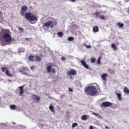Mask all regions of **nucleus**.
<instances>
[{
	"label": "nucleus",
	"instance_id": "nucleus-1",
	"mask_svg": "<svg viewBox=\"0 0 129 129\" xmlns=\"http://www.w3.org/2000/svg\"><path fill=\"white\" fill-rule=\"evenodd\" d=\"M27 10H28V7L27 6H24L22 7L21 10V16H25V19L28 20L30 22H31V24L37 23V21H38L37 17L35 15H32V13L30 12L25 13L26 12H27Z\"/></svg>",
	"mask_w": 129,
	"mask_h": 129
},
{
	"label": "nucleus",
	"instance_id": "nucleus-2",
	"mask_svg": "<svg viewBox=\"0 0 129 129\" xmlns=\"http://www.w3.org/2000/svg\"><path fill=\"white\" fill-rule=\"evenodd\" d=\"M85 92L86 94L90 96H95L96 94L100 92V89H97L94 86H90L86 88Z\"/></svg>",
	"mask_w": 129,
	"mask_h": 129
},
{
	"label": "nucleus",
	"instance_id": "nucleus-3",
	"mask_svg": "<svg viewBox=\"0 0 129 129\" xmlns=\"http://www.w3.org/2000/svg\"><path fill=\"white\" fill-rule=\"evenodd\" d=\"M2 39L6 43H10L12 41V36L9 33L8 30L3 29L0 32V41H2Z\"/></svg>",
	"mask_w": 129,
	"mask_h": 129
},
{
	"label": "nucleus",
	"instance_id": "nucleus-4",
	"mask_svg": "<svg viewBox=\"0 0 129 129\" xmlns=\"http://www.w3.org/2000/svg\"><path fill=\"white\" fill-rule=\"evenodd\" d=\"M1 70L2 72H3L4 73H5L6 75H7V76H8L9 77H13V76H14V75H15V72H14L13 73H11L10 72V71L8 70L7 67H1Z\"/></svg>",
	"mask_w": 129,
	"mask_h": 129
},
{
	"label": "nucleus",
	"instance_id": "nucleus-5",
	"mask_svg": "<svg viewBox=\"0 0 129 129\" xmlns=\"http://www.w3.org/2000/svg\"><path fill=\"white\" fill-rule=\"evenodd\" d=\"M54 28V24H53V22L52 21H49L47 22L43 25V28L44 30H49V28Z\"/></svg>",
	"mask_w": 129,
	"mask_h": 129
},
{
	"label": "nucleus",
	"instance_id": "nucleus-6",
	"mask_svg": "<svg viewBox=\"0 0 129 129\" xmlns=\"http://www.w3.org/2000/svg\"><path fill=\"white\" fill-rule=\"evenodd\" d=\"M20 72H21V73L24 75L29 76V72H30V71L25 67H21L20 69Z\"/></svg>",
	"mask_w": 129,
	"mask_h": 129
},
{
	"label": "nucleus",
	"instance_id": "nucleus-7",
	"mask_svg": "<svg viewBox=\"0 0 129 129\" xmlns=\"http://www.w3.org/2000/svg\"><path fill=\"white\" fill-rule=\"evenodd\" d=\"M112 105V103L107 101L103 102L101 105L100 107H109Z\"/></svg>",
	"mask_w": 129,
	"mask_h": 129
},
{
	"label": "nucleus",
	"instance_id": "nucleus-8",
	"mask_svg": "<svg viewBox=\"0 0 129 129\" xmlns=\"http://www.w3.org/2000/svg\"><path fill=\"white\" fill-rule=\"evenodd\" d=\"M67 74L69 76H71V75L74 76L77 74V72L76 71H75V70L72 69L71 71L67 72Z\"/></svg>",
	"mask_w": 129,
	"mask_h": 129
},
{
	"label": "nucleus",
	"instance_id": "nucleus-9",
	"mask_svg": "<svg viewBox=\"0 0 129 129\" xmlns=\"http://www.w3.org/2000/svg\"><path fill=\"white\" fill-rule=\"evenodd\" d=\"M81 63L82 64L83 66L86 68V69H89V66L86 63V62H85V60H81Z\"/></svg>",
	"mask_w": 129,
	"mask_h": 129
},
{
	"label": "nucleus",
	"instance_id": "nucleus-10",
	"mask_svg": "<svg viewBox=\"0 0 129 129\" xmlns=\"http://www.w3.org/2000/svg\"><path fill=\"white\" fill-rule=\"evenodd\" d=\"M19 94H20V95H23V94H24V86H22L20 87H19Z\"/></svg>",
	"mask_w": 129,
	"mask_h": 129
},
{
	"label": "nucleus",
	"instance_id": "nucleus-11",
	"mask_svg": "<svg viewBox=\"0 0 129 129\" xmlns=\"http://www.w3.org/2000/svg\"><path fill=\"white\" fill-rule=\"evenodd\" d=\"M107 76H108V74L105 73L101 75V78L102 80H103V81H106V77H107Z\"/></svg>",
	"mask_w": 129,
	"mask_h": 129
},
{
	"label": "nucleus",
	"instance_id": "nucleus-12",
	"mask_svg": "<svg viewBox=\"0 0 129 129\" xmlns=\"http://www.w3.org/2000/svg\"><path fill=\"white\" fill-rule=\"evenodd\" d=\"M32 96L33 97V99L34 100H36V101H39L41 99V97L36 95H32Z\"/></svg>",
	"mask_w": 129,
	"mask_h": 129
},
{
	"label": "nucleus",
	"instance_id": "nucleus-13",
	"mask_svg": "<svg viewBox=\"0 0 129 129\" xmlns=\"http://www.w3.org/2000/svg\"><path fill=\"white\" fill-rule=\"evenodd\" d=\"M115 94L118 97V100L120 101L122 99V98H121V94L119 93H117V92H115Z\"/></svg>",
	"mask_w": 129,
	"mask_h": 129
},
{
	"label": "nucleus",
	"instance_id": "nucleus-14",
	"mask_svg": "<svg viewBox=\"0 0 129 129\" xmlns=\"http://www.w3.org/2000/svg\"><path fill=\"white\" fill-rule=\"evenodd\" d=\"M41 60V58L40 57V56H35V58H34L35 62H40Z\"/></svg>",
	"mask_w": 129,
	"mask_h": 129
},
{
	"label": "nucleus",
	"instance_id": "nucleus-15",
	"mask_svg": "<svg viewBox=\"0 0 129 129\" xmlns=\"http://www.w3.org/2000/svg\"><path fill=\"white\" fill-rule=\"evenodd\" d=\"M88 116L86 115H83L81 117L82 120H87Z\"/></svg>",
	"mask_w": 129,
	"mask_h": 129
},
{
	"label": "nucleus",
	"instance_id": "nucleus-16",
	"mask_svg": "<svg viewBox=\"0 0 129 129\" xmlns=\"http://www.w3.org/2000/svg\"><path fill=\"white\" fill-rule=\"evenodd\" d=\"M93 31L94 33H97L98 31H99V29H98V27L97 26H94L93 28Z\"/></svg>",
	"mask_w": 129,
	"mask_h": 129
},
{
	"label": "nucleus",
	"instance_id": "nucleus-17",
	"mask_svg": "<svg viewBox=\"0 0 129 129\" xmlns=\"http://www.w3.org/2000/svg\"><path fill=\"white\" fill-rule=\"evenodd\" d=\"M28 58L30 61H35V56L34 55H29Z\"/></svg>",
	"mask_w": 129,
	"mask_h": 129
},
{
	"label": "nucleus",
	"instance_id": "nucleus-18",
	"mask_svg": "<svg viewBox=\"0 0 129 129\" xmlns=\"http://www.w3.org/2000/svg\"><path fill=\"white\" fill-rule=\"evenodd\" d=\"M49 108L52 112H55V109H54V106H53V105H50L49 106Z\"/></svg>",
	"mask_w": 129,
	"mask_h": 129
},
{
	"label": "nucleus",
	"instance_id": "nucleus-19",
	"mask_svg": "<svg viewBox=\"0 0 129 129\" xmlns=\"http://www.w3.org/2000/svg\"><path fill=\"white\" fill-rule=\"evenodd\" d=\"M92 114L93 115H95V116H96V117H98V118H101V115H100L99 114L97 113H92Z\"/></svg>",
	"mask_w": 129,
	"mask_h": 129
},
{
	"label": "nucleus",
	"instance_id": "nucleus-20",
	"mask_svg": "<svg viewBox=\"0 0 129 129\" xmlns=\"http://www.w3.org/2000/svg\"><path fill=\"white\" fill-rule=\"evenodd\" d=\"M47 71L48 73H51V69H52V66H48L46 68Z\"/></svg>",
	"mask_w": 129,
	"mask_h": 129
},
{
	"label": "nucleus",
	"instance_id": "nucleus-21",
	"mask_svg": "<svg viewBox=\"0 0 129 129\" xmlns=\"http://www.w3.org/2000/svg\"><path fill=\"white\" fill-rule=\"evenodd\" d=\"M111 47L114 51H116V50H117V48H116V46L114 45V43H112L111 45Z\"/></svg>",
	"mask_w": 129,
	"mask_h": 129
},
{
	"label": "nucleus",
	"instance_id": "nucleus-22",
	"mask_svg": "<svg viewBox=\"0 0 129 129\" xmlns=\"http://www.w3.org/2000/svg\"><path fill=\"white\" fill-rule=\"evenodd\" d=\"M123 91H124V93H127V94H128V93H129V90H128V89H127V88L126 87L124 88Z\"/></svg>",
	"mask_w": 129,
	"mask_h": 129
},
{
	"label": "nucleus",
	"instance_id": "nucleus-23",
	"mask_svg": "<svg viewBox=\"0 0 129 129\" xmlns=\"http://www.w3.org/2000/svg\"><path fill=\"white\" fill-rule=\"evenodd\" d=\"M100 60H101V56L99 57L97 59V64H98V65H100Z\"/></svg>",
	"mask_w": 129,
	"mask_h": 129
},
{
	"label": "nucleus",
	"instance_id": "nucleus-24",
	"mask_svg": "<svg viewBox=\"0 0 129 129\" xmlns=\"http://www.w3.org/2000/svg\"><path fill=\"white\" fill-rule=\"evenodd\" d=\"M117 26L119 27V28H122L123 27V24L121 23L120 22H118L117 23Z\"/></svg>",
	"mask_w": 129,
	"mask_h": 129
},
{
	"label": "nucleus",
	"instance_id": "nucleus-25",
	"mask_svg": "<svg viewBox=\"0 0 129 129\" xmlns=\"http://www.w3.org/2000/svg\"><path fill=\"white\" fill-rule=\"evenodd\" d=\"M10 108L12 109L13 110H15L16 109V105H11L10 106Z\"/></svg>",
	"mask_w": 129,
	"mask_h": 129
},
{
	"label": "nucleus",
	"instance_id": "nucleus-26",
	"mask_svg": "<svg viewBox=\"0 0 129 129\" xmlns=\"http://www.w3.org/2000/svg\"><path fill=\"white\" fill-rule=\"evenodd\" d=\"M95 61H96V59L94 57L91 59V63H95Z\"/></svg>",
	"mask_w": 129,
	"mask_h": 129
},
{
	"label": "nucleus",
	"instance_id": "nucleus-27",
	"mask_svg": "<svg viewBox=\"0 0 129 129\" xmlns=\"http://www.w3.org/2000/svg\"><path fill=\"white\" fill-rule=\"evenodd\" d=\"M57 35L60 37H63V33H62V32H58Z\"/></svg>",
	"mask_w": 129,
	"mask_h": 129
},
{
	"label": "nucleus",
	"instance_id": "nucleus-28",
	"mask_svg": "<svg viewBox=\"0 0 129 129\" xmlns=\"http://www.w3.org/2000/svg\"><path fill=\"white\" fill-rule=\"evenodd\" d=\"M68 40L69 41H74V37H68Z\"/></svg>",
	"mask_w": 129,
	"mask_h": 129
},
{
	"label": "nucleus",
	"instance_id": "nucleus-29",
	"mask_svg": "<svg viewBox=\"0 0 129 129\" xmlns=\"http://www.w3.org/2000/svg\"><path fill=\"white\" fill-rule=\"evenodd\" d=\"M78 124L77 123H73L72 124V127H75V126H77Z\"/></svg>",
	"mask_w": 129,
	"mask_h": 129
},
{
	"label": "nucleus",
	"instance_id": "nucleus-30",
	"mask_svg": "<svg viewBox=\"0 0 129 129\" xmlns=\"http://www.w3.org/2000/svg\"><path fill=\"white\" fill-rule=\"evenodd\" d=\"M99 18H100L101 20H105V18L103 15L99 16Z\"/></svg>",
	"mask_w": 129,
	"mask_h": 129
},
{
	"label": "nucleus",
	"instance_id": "nucleus-31",
	"mask_svg": "<svg viewBox=\"0 0 129 129\" xmlns=\"http://www.w3.org/2000/svg\"><path fill=\"white\" fill-rule=\"evenodd\" d=\"M18 30H19V31H21V32H24V30L23 29V28H22L20 27H18Z\"/></svg>",
	"mask_w": 129,
	"mask_h": 129
},
{
	"label": "nucleus",
	"instance_id": "nucleus-32",
	"mask_svg": "<svg viewBox=\"0 0 129 129\" xmlns=\"http://www.w3.org/2000/svg\"><path fill=\"white\" fill-rule=\"evenodd\" d=\"M69 91H70V92H73V89L69 88Z\"/></svg>",
	"mask_w": 129,
	"mask_h": 129
},
{
	"label": "nucleus",
	"instance_id": "nucleus-33",
	"mask_svg": "<svg viewBox=\"0 0 129 129\" xmlns=\"http://www.w3.org/2000/svg\"><path fill=\"white\" fill-rule=\"evenodd\" d=\"M65 59H66L65 57H63V56L61 57V60H62V61H65Z\"/></svg>",
	"mask_w": 129,
	"mask_h": 129
},
{
	"label": "nucleus",
	"instance_id": "nucleus-34",
	"mask_svg": "<svg viewBox=\"0 0 129 129\" xmlns=\"http://www.w3.org/2000/svg\"><path fill=\"white\" fill-rule=\"evenodd\" d=\"M51 72H52V73H56V72L55 71V70H54V69H52V70H51Z\"/></svg>",
	"mask_w": 129,
	"mask_h": 129
},
{
	"label": "nucleus",
	"instance_id": "nucleus-35",
	"mask_svg": "<svg viewBox=\"0 0 129 129\" xmlns=\"http://www.w3.org/2000/svg\"><path fill=\"white\" fill-rule=\"evenodd\" d=\"M86 48H91V46H90V45H86Z\"/></svg>",
	"mask_w": 129,
	"mask_h": 129
},
{
	"label": "nucleus",
	"instance_id": "nucleus-36",
	"mask_svg": "<svg viewBox=\"0 0 129 129\" xmlns=\"http://www.w3.org/2000/svg\"><path fill=\"white\" fill-rule=\"evenodd\" d=\"M34 68H35V67H34V66H32L30 67V69H31V70H33V69H34Z\"/></svg>",
	"mask_w": 129,
	"mask_h": 129
},
{
	"label": "nucleus",
	"instance_id": "nucleus-37",
	"mask_svg": "<svg viewBox=\"0 0 129 129\" xmlns=\"http://www.w3.org/2000/svg\"><path fill=\"white\" fill-rule=\"evenodd\" d=\"M95 16H98V15H99V14L98 12H96L95 13Z\"/></svg>",
	"mask_w": 129,
	"mask_h": 129
},
{
	"label": "nucleus",
	"instance_id": "nucleus-38",
	"mask_svg": "<svg viewBox=\"0 0 129 129\" xmlns=\"http://www.w3.org/2000/svg\"><path fill=\"white\" fill-rule=\"evenodd\" d=\"M25 40H26V41H29V40H30V38H25Z\"/></svg>",
	"mask_w": 129,
	"mask_h": 129
},
{
	"label": "nucleus",
	"instance_id": "nucleus-39",
	"mask_svg": "<svg viewBox=\"0 0 129 129\" xmlns=\"http://www.w3.org/2000/svg\"><path fill=\"white\" fill-rule=\"evenodd\" d=\"M105 128L106 129H109V127L107 126H105Z\"/></svg>",
	"mask_w": 129,
	"mask_h": 129
},
{
	"label": "nucleus",
	"instance_id": "nucleus-40",
	"mask_svg": "<svg viewBox=\"0 0 129 129\" xmlns=\"http://www.w3.org/2000/svg\"><path fill=\"white\" fill-rule=\"evenodd\" d=\"M90 129H93V127L92 126H90Z\"/></svg>",
	"mask_w": 129,
	"mask_h": 129
},
{
	"label": "nucleus",
	"instance_id": "nucleus-41",
	"mask_svg": "<svg viewBox=\"0 0 129 129\" xmlns=\"http://www.w3.org/2000/svg\"><path fill=\"white\" fill-rule=\"evenodd\" d=\"M71 2H75V0H70Z\"/></svg>",
	"mask_w": 129,
	"mask_h": 129
},
{
	"label": "nucleus",
	"instance_id": "nucleus-42",
	"mask_svg": "<svg viewBox=\"0 0 129 129\" xmlns=\"http://www.w3.org/2000/svg\"><path fill=\"white\" fill-rule=\"evenodd\" d=\"M1 14H2V12H0V15H1Z\"/></svg>",
	"mask_w": 129,
	"mask_h": 129
},
{
	"label": "nucleus",
	"instance_id": "nucleus-43",
	"mask_svg": "<svg viewBox=\"0 0 129 129\" xmlns=\"http://www.w3.org/2000/svg\"><path fill=\"white\" fill-rule=\"evenodd\" d=\"M55 25H56V23H55Z\"/></svg>",
	"mask_w": 129,
	"mask_h": 129
},
{
	"label": "nucleus",
	"instance_id": "nucleus-44",
	"mask_svg": "<svg viewBox=\"0 0 129 129\" xmlns=\"http://www.w3.org/2000/svg\"><path fill=\"white\" fill-rule=\"evenodd\" d=\"M128 1H129V0H128Z\"/></svg>",
	"mask_w": 129,
	"mask_h": 129
}]
</instances>
